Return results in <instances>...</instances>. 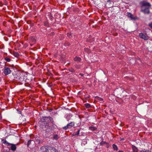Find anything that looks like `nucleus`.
Returning a JSON list of instances; mask_svg holds the SVG:
<instances>
[{"label": "nucleus", "mask_w": 152, "mask_h": 152, "mask_svg": "<svg viewBox=\"0 0 152 152\" xmlns=\"http://www.w3.org/2000/svg\"><path fill=\"white\" fill-rule=\"evenodd\" d=\"M47 152H49V151H47Z\"/></svg>", "instance_id": "48"}, {"label": "nucleus", "mask_w": 152, "mask_h": 152, "mask_svg": "<svg viewBox=\"0 0 152 152\" xmlns=\"http://www.w3.org/2000/svg\"><path fill=\"white\" fill-rule=\"evenodd\" d=\"M74 60L78 62H80L81 61V59L79 57H76L74 58Z\"/></svg>", "instance_id": "10"}, {"label": "nucleus", "mask_w": 152, "mask_h": 152, "mask_svg": "<svg viewBox=\"0 0 152 152\" xmlns=\"http://www.w3.org/2000/svg\"><path fill=\"white\" fill-rule=\"evenodd\" d=\"M51 150H52L55 152H58V150H57L56 148L54 147H51Z\"/></svg>", "instance_id": "24"}, {"label": "nucleus", "mask_w": 152, "mask_h": 152, "mask_svg": "<svg viewBox=\"0 0 152 152\" xmlns=\"http://www.w3.org/2000/svg\"><path fill=\"white\" fill-rule=\"evenodd\" d=\"M39 108H40V110H42V108H41V107H39Z\"/></svg>", "instance_id": "41"}, {"label": "nucleus", "mask_w": 152, "mask_h": 152, "mask_svg": "<svg viewBox=\"0 0 152 152\" xmlns=\"http://www.w3.org/2000/svg\"><path fill=\"white\" fill-rule=\"evenodd\" d=\"M42 113V112H39V115H41Z\"/></svg>", "instance_id": "37"}, {"label": "nucleus", "mask_w": 152, "mask_h": 152, "mask_svg": "<svg viewBox=\"0 0 152 152\" xmlns=\"http://www.w3.org/2000/svg\"><path fill=\"white\" fill-rule=\"evenodd\" d=\"M53 138L55 140L58 139V135L57 134H56L54 135Z\"/></svg>", "instance_id": "26"}, {"label": "nucleus", "mask_w": 152, "mask_h": 152, "mask_svg": "<svg viewBox=\"0 0 152 152\" xmlns=\"http://www.w3.org/2000/svg\"><path fill=\"white\" fill-rule=\"evenodd\" d=\"M122 140H124V139H122Z\"/></svg>", "instance_id": "45"}, {"label": "nucleus", "mask_w": 152, "mask_h": 152, "mask_svg": "<svg viewBox=\"0 0 152 152\" xmlns=\"http://www.w3.org/2000/svg\"><path fill=\"white\" fill-rule=\"evenodd\" d=\"M41 83H43V81H41Z\"/></svg>", "instance_id": "43"}, {"label": "nucleus", "mask_w": 152, "mask_h": 152, "mask_svg": "<svg viewBox=\"0 0 152 152\" xmlns=\"http://www.w3.org/2000/svg\"><path fill=\"white\" fill-rule=\"evenodd\" d=\"M67 37H69V38H71L72 37V35L71 34L67 33Z\"/></svg>", "instance_id": "27"}, {"label": "nucleus", "mask_w": 152, "mask_h": 152, "mask_svg": "<svg viewBox=\"0 0 152 152\" xmlns=\"http://www.w3.org/2000/svg\"><path fill=\"white\" fill-rule=\"evenodd\" d=\"M13 55L15 57H18L19 56V54L16 52H14Z\"/></svg>", "instance_id": "21"}, {"label": "nucleus", "mask_w": 152, "mask_h": 152, "mask_svg": "<svg viewBox=\"0 0 152 152\" xmlns=\"http://www.w3.org/2000/svg\"><path fill=\"white\" fill-rule=\"evenodd\" d=\"M150 7H145V8H141L140 11L145 14L148 15L150 13Z\"/></svg>", "instance_id": "3"}, {"label": "nucleus", "mask_w": 152, "mask_h": 152, "mask_svg": "<svg viewBox=\"0 0 152 152\" xmlns=\"http://www.w3.org/2000/svg\"><path fill=\"white\" fill-rule=\"evenodd\" d=\"M38 103H39V105L40 104V102L39 101Z\"/></svg>", "instance_id": "42"}, {"label": "nucleus", "mask_w": 152, "mask_h": 152, "mask_svg": "<svg viewBox=\"0 0 152 152\" xmlns=\"http://www.w3.org/2000/svg\"><path fill=\"white\" fill-rule=\"evenodd\" d=\"M90 129L94 131V130H96V128L95 127L93 126H91L89 128Z\"/></svg>", "instance_id": "22"}, {"label": "nucleus", "mask_w": 152, "mask_h": 152, "mask_svg": "<svg viewBox=\"0 0 152 152\" xmlns=\"http://www.w3.org/2000/svg\"><path fill=\"white\" fill-rule=\"evenodd\" d=\"M35 127L36 128L37 126L36 125H35Z\"/></svg>", "instance_id": "46"}, {"label": "nucleus", "mask_w": 152, "mask_h": 152, "mask_svg": "<svg viewBox=\"0 0 152 152\" xmlns=\"http://www.w3.org/2000/svg\"><path fill=\"white\" fill-rule=\"evenodd\" d=\"M19 113L20 114L21 113V111H19Z\"/></svg>", "instance_id": "39"}, {"label": "nucleus", "mask_w": 152, "mask_h": 152, "mask_svg": "<svg viewBox=\"0 0 152 152\" xmlns=\"http://www.w3.org/2000/svg\"><path fill=\"white\" fill-rule=\"evenodd\" d=\"M84 105L87 108H89L91 107V105L88 103H86Z\"/></svg>", "instance_id": "20"}, {"label": "nucleus", "mask_w": 152, "mask_h": 152, "mask_svg": "<svg viewBox=\"0 0 152 152\" xmlns=\"http://www.w3.org/2000/svg\"><path fill=\"white\" fill-rule=\"evenodd\" d=\"M140 152H151V151L148 150H141L140 151Z\"/></svg>", "instance_id": "29"}, {"label": "nucleus", "mask_w": 152, "mask_h": 152, "mask_svg": "<svg viewBox=\"0 0 152 152\" xmlns=\"http://www.w3.org/2000/svg\"><path fill=\"white\" fill-rule=\"evenodd\" d=\"M139 36L141 39L146 40L148 39V37L145 36L143 33L139 34Z\"/></svg>", "instance_id": "8"}, {"label": "nucleus", "mask_w": 152, "mask_h": 152, "mask_svg": "<svg viewBox=\"0 0 152 152\" xmlns=\"http://www.w3.org/2000/svg\"><path fill=\"white\" fill-rule=\"evenodd\" d=\"M34 140H35L37 142L38 141V138L37 137L35 138V139L34 140H29L28 141V143H27V146L28 147H29V145L30 144H31V143H34V142L35 143V142L34 141Z\"/></svg>", "instance_id": "7"}, {"label": "nucleus", "mask_w": 152, "mask_h": 152, "mask_svg": "<svg viewBox=\"0 0 152 152\" xmlns=\"http://www.w3.org/2000/svg\"><path fill=\"white\" fill-rule=\"evenodd\" d=\"M9 144L11 145V146L10 147L11 150L13 151H14L16 150L17 147L15 144H14L12 143H9Z\"/></svg>", "instance_id": "9"}, {"label": "nucleus", "mask_w": 152, "mask_h": 152, "mask_svg": "<svg viewBox=\"0 0 152 152\" xmlns=\"http://www.w3.org/2000/svg\"><path fill=\"white\" fill-rule=\"evenodd\" d=\"M40 54H41V53H40ZM39 56H39V63H38V64H39V67L40 66V65H41V66L42 65V64H43V63H42L41 62L42 61H40L41 62L40 63V61H39V60L41 59V58L39 57Z\"/></svg>", "instance_id": "13"}, {"label": "nucleus", "mask_w": 152, "mask_h": 152, "mask_svg": "<svg viewBox=\"0 0 152 152\" xmlns=\"http://www.w3.org/2000/svg\"><path fill=\"white\" fill-rule=\"evenodd\" d=\"M45 152H47V151H48V149L46 148V150L45 151Z\"/></svg>", "instance_id": "35"}, {"label": "nucleus", "mask_w": 152, "mask_h": 152, "mask_svg": "<svg viewBox=\"0 0 152 152\" xmlns=\"http://www.w3.org/2000/svg\"><path fill=\"white\" fill-rule=\"evenodd\" d=\"M40 150L43 152H44L46 150V148L45 146H43L40 148Z\"/></svg>", "instance_id": "18"}, {"label": "nucleus", "mask_w": 152, "mask_h": 152, "mask_svg": "<svg viewBox=\"0 0 152 152\" xmlns=\"http://www.w3.org/2000/svg\"><path fill=\"white\" fill-rule=\"evenodd\" d=\"M67 125L69 127V126L72 127L74 125L75 122H71L70 123L68 124Z\"/></svg>", "instance_id": "14"}, {"label": "nucleus", "mask_w": 152, "mask_h": 152, "mask_svg": "<svg viewBox=\"0 0 152 152\" xmlns=\"http://www.w3.org/2000/svg\"><path fill=\"white\" fill-rule=\"evenodd\" d=\"M99 99H98L100 101H102L103 100V99L101 98L98 97Z\"/></svg>", "instance_id": "33"}, {"label": "nucleus", "mask_w": 152, "mask_h": 152, "mask_svg": "<svg viewBox=\"0 0 152 152\" xmlns=\"http://www.w3.org/2000/svg\"><path fill=\"white\" fill-rule=\"evenodd\" d=\"M140 4L141 8H145V7H151V5L149 3L144 1L140 2Z\"/></svg>", "instance_id": "2"}, {"label": "nucleus", "mask_w": 152, "mask_h": 152, "mask_svg": "<svg viewBox=\"0 0 152 152\" xmlns=\"http://www.w3.org/2000/svg\"><path fill=\"white\" fill-rule=\"evenodd\" d=\"M19 78L18 80H19V81L22 82L23 81H25L27 82V79L26 77L22 74H20V75L19 76Z\"/></svg>", "instance_id": "4"}, {"label": "nucleus", "mask_w": 152, "mask_h": 152, "mask_svg": "<svg viewBox=\"0 0 152 152\" xmlns=\"http://www.w3.org/2000/svg\"><path fill=\"white\" fill-rule=\"evenodd\" d=\"M69 128V127L67 125L66 126L64 127L63 128V129H64L66 130Z\"/></svg>", "instance_id": "30"}, {"label": "nucleus", "mask_w": 152, "mask_h": 152, "mask_svg": "<svg viewBox=\"0 0 152 152\" xmlns=\"http://www.w3.org/2000/svg\"><path fill=\"white\" fill-rule=\"evenodd\" d=\"M80 131V129L78 130L77 131V132L76 133H75L74 134V135H78L79 134V132Z\"/></svg>", "instance_id": "28"}, {"label": "nucleus", "mask_w": 152, "mask_h": 152, "mask_svg": "<svg viewBox=\"0 0 152 152\" xmlns=\"http://www.w3.org/2000/svg\"><path fill=\"white\" fill-rule=\"evenodd\" d=\"M80 75L81 76H83V75L82 74H80Z\"/></svg>", "instance_id": "36"}, {"label": "nucleus", "mask_w": 152, "mask_h": 152, "mask_svg": "<svg viewBox=\"0 0 152 152\" xmlns=\"http://www.w3.org/2000/svg\"><path fill=\"white\" fill-rule=\"evenodd\" d=\"M66 70H67V71H69L72 72H75V70L72 68H71L68 69H66Z\"/></svg>", "instance_id": "17"}, {"label": "nucleus", "mask_w": 152, "mask_h": 152, "mask_svg": "<svg viewBox=\"0 0 152 152\" xmlns=\"http://www.w3.org/2000/svg\"><path fill=\"white\" fill-rule=\"evenodd\" d=\"M118 152H123V151H119Z\"/></svg>", "instance_id": "38"}, {"label": "nucleus", "mask_w": 152, "mask_h": 152, "mask_svg": "<svg viewBox=\"0 0 152 152\" xmlns=\"http://www.w3.org/2000/svg\"><path fill=\"white\" fill-rule=\"evenodd\" d=\"M113 147L114 150L116 151H117L118 150V148L117 145L114 144H113Z\"/></svg>", "instance_id": "16"}, {"label": "nucleus", "mask_w": 152, "mask_h": 152, "mask_svg": "<svg viewBox=\"0 0 152 152\" xmlns=\"http://www.w3.org/2000/svg\"><path fill=\"white\" fill-rule=\"evenodd\" d=\"M132 148L133 150V152H138L137 148L135 146L133 145Z\"/></svg>", "instance_id": "11"}, {"label": "nucleus", "mask_w": 152, "mask_h": 152, "mask_svg": "<svg viewBox=\"0 0 152 152\" xmlns=\"http://www.w3.org/2000/svg\"><path fill=\"white\" fill-rule=\"evenodd\" d=\"M52 118L50 117H43L41 118L39 122V124L40 125V127L42 128L43 130H45V129L48 128L49 126L48 123L51 121Z\"/></svg>", "instance_id": "1"}, {"label": "nucleus", "mask_w": 152, "mask_h": 152, "mask_svg": "<svg viewBox=\"0 0 152 152\" xmlns=\"http://www.w3.org/2000/svg\"><path fill=\"white\" fill-rule=\"evenodd\" d=\"M11 71L10 69L7 67H5L4 69V73L6 75L11 73Z\"/></svg>", "instance_id": "5"}, {"label": "nucleus", "mask_w": 152, "mask_h": 152, "mask_svg": "<svg viewBox=\"0 0 152 152\" xmlns=\"http://www.w3.org/2000/svg\"><path fill=\"white\" fill-rule=\"evenodd\" d=\"M26 83H25L24 84L27 87H30V84L28 83V81L26 82Z\"/></svg>", "instance_id": "23"}, {"label": "nucleus", "mask_w": 152, "mask_h": 152, "mask_svg": "<svg viewBox=\"0 0 152 152\" xmlns=\"http://www.w3.org/2000/svg\"><path fill=\"white\" fill-rule=\"evenodd\" d=\"M4 60L8 62H10V61L11 60L9 57H6L4 58Z\"/></svg>", "instance_id": "19"}, {"label": "nucleus", "mask_w": 152, "mask_h": 152, "mask_svg": "<svg viewBox=\"0 0 152 152\" xmlns=\"http://www.w3.org/2000/svg\"><path fill=\"white\" fill-rule=\"evenodd\" d=\"M20 73H18V72L17 73L16 72H15L12 74V75L11 76V77L12 78L16 79L18 80L19 78V76L20 75Z\"/></svg>", "instance_id": "6"}, {"label": "nucleus", "mask_w": 152, "mask_h": 152, "mask_svg": "<svg viewBox=\"0 0 152 152\" xmlns=\"http://www.w3.org/2000/svg\"><path fill=\"white\" fill-rule=\"evenodd\" d=\"M110 0H108L107 1V2H110Z\"/></svg>", "instance_id": "40"}, {"label": "nucleus", "mask_w": 152, "mask_h": 152, "mask_svg": "<svg viewBox=\"0 0 152 152\" xmlns=\"http://www.w3.org/2000/svg\"><path fill=\"white\" fill-rule=\"evenodd\" d=\"M40 141H39V143L40 142Z\"/></svg>", "instance_id": "44"}, {"label": "nucleus", "mask_w": 152, "mask_h": 152, "mask_svg": "<svg viewBox=\"0 0 152 152\" xmlns=\"http://www.w3.org/2000/svg\"><path fill=\"white\" fill-rule=\"evenodd\" d=\"M3 143L4 144H8V142H7V141H6V140H5L3 142Z\"/></svg>", "instance_id": "31"}, {"label": "nucleus", "mask_w": 152, "mask_h": 152, "mask_svg": "<svg viewBox=\"0 0 152 152\" xmlns=\"http://www.w3.org/2000/svg\"><path fill=\"white\" fill-rule=\"evenodd\" d=\"M139 19V18L137 16L134 17L133 15L131 19L132 20L135 21L138 20Z\"/></svg>", "instance_id": "12"}, {"label": "nucleus", "mask_w": 152, "mask_h": 152, "mask_svg": "<svg viewBox=\"0 0 152 152\" xmlns=\"http://www.w3.org/2000/svg\"><path fill=\"white\" fill-rule=\"evenodd\" d=\"M38 86H39V88H42V86L41 85L39 84Z\"/></svg>", "instance_id": "34"}, {"label": "nucleus", "mask_w": 152, "mask_h": 152, "mask_svg": "<svg viewBox=\"0 0 152 152\" xmlns=\"http://www.w3.org/2000/svg\"><path fill=\"white\" fill-rule=\"evenodd\" d=\"M148 26L150 27L151 28H152V23H149L148 25Z\"/></svg>", "instance_id": "32"}, {"label": "nucleus", "mask_w": 152, "mask_h": 152, "mask_svg": "<svg viewBox=\"0 0 152 152\" xmlns=\"http://www.w3.org/2000/svg\"><path fill=\"white\" fill-rule=\"evenodd\" d=\"M107 144V143L105 142V141H102L100 143V145H103L104 144Z\"/></svg>", "instance_id": "25"}, {"label": "nucleus", "mask_w": 152, "mask_h": 152, "mask_svg": "<svg viewBox=\"0 0 152 152\" xmlns=\"http://www.w3.org/2000/svg\"><path fill=\"white\" fill-rule=\"evenodd\" d=\"M38 79H39V80H39V78H38Z\"/></svg>", "instance_id": "47"}, {"label": "nucleus", "mask_w": 152, "mask_h": 152, "mask_svg": "<svg viewBox=\"0 0 152 152\" xmlns=\"http://www.w3.org/2000/svg\"><path fill=\"white\" fill-rule=\"evenodd\" d=\"M133 15L132 13L130 12H128L127 13V16L130 19L132 17Z\"/></svg>", "instance_id": "15"}]
</instances>
